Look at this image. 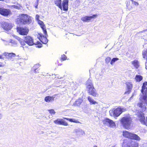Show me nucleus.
Listing matches in <instances>:
<instances>
[{
	"mask_svg": "<svg viewBox=\"0 0 147 147\" xmlns=\"http://www.w3.org/2000/svg\"><path fill=\"white\" fill-rule=\"evenodd\" d=\"M141 92L143 95L142 102L138 103L137 106L142 111H138L136 115L141 123L147 126V82L143 84Z\"/></svg>",
	"mask_w": 147,
	"mask_h": 147,
	"instance_id": "obj_1",
	"label": "nucleus"
},
{
	"mask_svg": "<svg viewBox=\"0 0 147 147\" xmlns=\"http://www.w3.org/2000/svg\"><path fill=\"white\" fill-rule=\"evenodd\" d=\"M32 21L31 17L26 14H20L16 19V22L18 24H29Z\"/></svg>",
	"mask_w": 147,
	"mask_h": 147,
	"instance_id": "obj_2",
	"label": "nucleus"
},
{
	"mask_svg": "<svg viewBox=\"0 0 147 147\" xmlns=\"http://www.w3.org/2000/svg\"><path fill=\"white\" fill-rule=\"evenodd\" d=\"M132 122V119L129 115L124 116L121 120V125L126 129L130 128Z\"/></svg>",
	"mask_w": 147,
	"mask_h": 147,
	"instance_id": "obj_3",
	"label": "nucleus"
},
{
	"mask_svg": "<svg viewBox=\"0 0 147 147\" xmlns=\"http://www.w3.org/2000/svg\"><path fill=\"white\" fill-rule=\"evenodd\" d=\"M24 41L28 45L30 46H32L34 45H39L38 46V48L42 47V44H39V41H37L36 43H35L33 41V39L32 37L29 36H26L24 37Z\"/></svg>",
	"mask_w": 147,
	"mask_h": 147,
	"instance_id": "obj_4",
	"label": "nucleus"
},
{
	"mask_svg": "<svg viewBox=\"0 0 147 147\" xmlns=\"http://www.w3.org/2000/svg\"><path fill=\"white\" fill-rule=\"evenodd\" d=\"M123 135L124 137L128 138L134 139L139 141L140 140V137L137 135L130 133L126 131H123Z\"/></svg>",
	"mask_w": 147,
	"mask_h": 147,
	"instance_id": "obj_5",
	"label": "nucleus"
},
{
	"mask_svg": "<svg viewBox=\"0 0 147 147\" xmlns=\"http://www.w3.org/2000/svg\"><path fill=\"white\" fill-rule=\"evenodd\" d=\"M125 111V109L123 108L118 107L114 110L110 111L111 115L114 117L119 116L123 112Z\"/></svg>",
	"mask_w": 147,
	"mask_h": 147,
	"instance_id": "obj_6",
	"label": "nucleus"
},
{
	"mask_svg": "<svg viewBox=\"0 0 147 147\" xmlns=\"http://www.w3.org/2000/svg\"><path fill=\"white\" fill-rule=\"evenodd\" d=\"M17 32L20 34L22 35H27L29 32V29L26 27H17Z\"/></svg>",
	"mask_w": 147,
	"mask_h": 147,
	"instance_id": "obj_7",
	"label": "nucleus"
},
{
	"mask_svg": "<svg viewBox=\"0 0 147 147\" xmlns=\"http://www.w3.org/2000/svg\"><path fill=\"white\" fill-rule=\"evenodd\" d=\"M103 122L104 124L111 127L115 126V122L112 120L108 118L105 119L103 121Z\"/></svg>",
	"mask_w": 147,
	"mask_h": 147,
	"instance_id": "obj_8",
	"label": "nucleus"
},
{
	"mask_svg": "<svg viewBox=\"0 0 147 147\" xmlns=\"http://www.w3.org/2000/svg\"><path fill=\"white\" fill-rule=\"evenodd\" d=\"M1 25L2 27L5 30H10L12 28L11 24L7 22H2Z\"/></svg>",
	"mask_w": 147,
	"mask_h": 147,
	"instance_id": "obj_9",
	"label": "nucleus"
},
{
	"mask_svg": "<svg viewBox=\"0 0 147 147\" xmlns=\"http://www.w3.org/2000/svg\"><path fill=\"white\" fill-rule=\"evenodd\" d=\"M11 13L10 11L8 9L0 8V14L4 16L9 15Z\"/></svg>",
	"mask_w": 147,
	"mask_h": 147,
	"instance_id": "obj_10",
	"label": "nucleus"
},
{
	"mask_svg": "<svg viewBox=\"0 0 147 147\" xmlns=\"http://www.w3.org/2000/svg\"><path fill=\"white\" fill-rule=\"evenodd\" d=\"M97 16V15L96 14H93L91 16H85L82 18L81 20L83 22H88L92 19L96 18Z\"/></svg>",
	"mask_w": 147,
	"mask_h": 147,
	"instance_id": "obj_11",
	"label": "nucleus"
},
{
	"mask_svg": "<svg viewBox=\"0 0 147 147\" xmlns=\"http://www.w3.org/2000/svg\"><path fill=\"white\" fill-rule=\"evenodd\" d=\"M54 122L56 124L61 125L67 126L68 124L65 122L63 119H57L54 121Z\"/></svg>",
	"mask_w": 147,
	"mask_h": 147,
	"instance_id": "obj_12",
	"label": "nucleus"
},
{
	"mask_svg": "<svg viewBox=\"0 0 147 147\" xmlns=\"http://www.w3.org/2000/svg\"><path fill=\"white\" fill-rule=\"evenodd\" d=\"M87 90H88V92L90 94L94 97H96L98 96V94L94 87L89 88Z\"/></svg>",
	"mask_w": 147,
	"mask_h": 147,
	"instance_id": "obj_13",
	"label": "nucleus"
},
{
	"mask_svg": "<svg viewBox=\"0 0 147 147\" xmlns=\"http://www.w3.org/2000/svg\"><path fill=\"white\" fill-rule=\"evenodd\" d=\"M45 35V36L42 35V34H39L40 37L39 38V40L42 43L44 44H46L48 42V40L47 39V37L48 36V35L47 34Z\"/></svg>",
	"mask_w": 147,
	"mask_h": 147,
	"instance_id": "obj_14",
	"label": "nucleus"
},
{
	"mask_svg": "<svg viewBox=\"0 0 147 147\" xmlns=\"http://www.w3.org/2000/svg\"><path fill=\"white\" fill-rule=\"evenodd\" d=\"M73 131L74 133H76L77 134L80 136L85 135L84 131L80 128L75 129Z\"/></svg>",
	"mask_w": 147,
	"mask_h": 147,
	"instance_id": "obj_15",
	"label": "nucleus"
},
{
	"mask_svg": "<svg viewBox=\"0 0 147 147\" xmlns=\"http://www.w3.org/2000/svg\"><path fill=\"white\" fill-rule=\"evenodd\" d=\"M126 84L127 86V90L125 92V94H129L131 92L132 87V85L130 82H127Z\"/></svg>",
	"mask_w": 147,
	"mask_h": 147,
	"instance_id": "obj_16",
	"label": "nucleus"
},
{
	"mask_svg": "<svg viewBox=\"0 0 147 147\" xmlns=\"http://www.w3.org/2000/svg\"><path fill=\"white\" fill-rule=\"evenodd\" d=\"M68 0H64L63 1L62 3V5L63 10L67 11L68 10Z\"/></svg>",
	"mask_w": 147,
	"mask_h": 147,
	"instance_id": "obj_17",
	"label": "nucleus"
},
{
	"mask_svg": "<svg viewBox=\"0 0 147 147\" xmlns=\"http://www.w3.org/2000/svg\"><path fill=\"white\" fill-rule=\"evenodd\" d=\"M38 22L39 24L40 25L42 29L44 34H45L46 35H47V32L46 29H45V25L44 24L43 22L40 20H39L38 21Z\"/></svg>",
	"mask_w": 147,
	"mask_h": 147,
	"instance_id": "obj_18",
	"label": "nucleus"
},
{
	"mask_svg": "<svg viewBox=\"0 0 147 147\" xmlns=\"http://www.w3.org/2000/svg\"><path fill=\"white\" fill-rule=\"evenodd\" d=\"M87 88L88 89L93 86L92 83V80L91 79H89L86 82Z\"/></svg>",
	"mask_w": 147,
	"mask_h": 147,
	"instance_id": "obj_19",
	"label": "nucleus"
},
{
	"mask_svg": "<svg viewBox=\"0 0 147 147\" xmlns=\"http://www.w3.org/2000/svg\"><path fill=\"white\" fill-rule=\"evenodd\" d=\"M82 101L83 100L82 99L79 98L76 101L73 105L74 106H79Z\"/></svg>",
	"mask_w": 147,
	"mask_h": 147,
	"instance_id": "obj_20",
	"label": "nucleus"
},
{
	"mask_svg": "<svg viewBox=\"0 0 147 147\" xmlns=\"http://www.w3.org/2000/svg\"><path fill=\"white\" fill-rule=\"evenodd\" d=\"M130 141H128L127 140L124 141L122 145L123 147H131Z\"/></svg>",
	"mask_w": 147,
	"mask_h": 147,
	"instance_id": "obj_21",
	"label": "nucleus"
},
{
	"mask_svg": "<svg viewBox=\"0 0 147 147\" xmlns=\"http://www.w3.org/2000/svg\"><path fill=\"white\" fill-rule=\"evenodd\" d=\"M61 0H55V3L59 7L62 9V7L61 4Z\"/></svg>",
	"mask_w": 147,
	"mask_h": 147,
	"instance_id": "obj_22",
	"label": "nucleus"
},
{
	"mask_svg": "<svg viewBox=\"0 0 147 147\" xmlns=\"http://www.w3.org/2000/svg\"><path fill=\"white\" fill-rule=\"evenodd\" d=\"M9 53H4L1 55H0V59H4L5 58L9 59Z\"/></svg>",
	"mask_w": 147,
	"mask_h": 147,
	"instance_id": "obj_23",
	"label": "nucleus"
},
{
	"mask_svg": "<svg viewBox=\"0 0 147 147\" xmlns=\"http://www.w3.org/2000/svg\"><path fill=\"white\" fill-rule=\"evenodd\" d=\"M88 100L91 104L93 105H96L98 103L95 101L90 96L88 97Z\"/></svg>",
	"mask_w": 147,
	"mask_h": 147,
	"instance_id": "obj_24",
	"label": "nucleus"
},
{
	"mask_svg": "<svg viewBox=\"0 0 147 147\" xmlns=\"http://www.w3.org/2000/svg\"><path fill=\"white\" fill-rule=\"evenodd\" d=\"M54 99V97L53 96H47L45 97V100L47 102L53 101Z\"/></svg>",
	"mask_w": 147,
	"mask_h": 147,
	"instance_id": "obj_25",
	"label": "nucleus"
},
{
	"mask_svg": "<svg viewBox=\"0 0 147 147\" xmlns=\"http://www.w3.org/2000/svg\"><path fill=\"white\" fill-rule=\"evenodd\" d=\"M40 66V65L38 64H36L35 65H34V66L32 68V70L35 73H38V72H37L38 70L37 71H36V70Z\"/></svg>",
	"mask_w": 147,
	"mask_h": 147,
	"instance_id": "obj_26",
	"label": "nucleus"
},
{
	"mask_svg": "<svg viewBox=\"0 0 147 147\" xmlns=\"http://www.w3.org/2000/svg\"><path fill=\"white\" fill-rule=\"evenodd\" d=\"M63 118L67 119L71 122H74L76 123H80V122L79 121L77 120H76L74 119H69L66 118Z\"/></svg>",
	"mask_w": 147,
	"mask_h": 147,
	"instance_id": "obj_27",
	"label": "nucleus"
},
{
	"mask_svg": "<svg viewBox=\"0 0 147 147\" xmlns=\"http://www.w3.org/2000/svg\"><path fill=\"white\" fill-rule=\"evenodd\" d=\"M9 59L11 60H13V59H14V58L16 56V54L13 53H9Z\"/></svg>",
	"mask_w": 147,
	"mask_h": 147,
	"instance_id": "obj_28",
	"label": "nucleus"
},
{
	"mask_svg": "<svg viewBox=\"0 0 147 147\" xmlns=\"http://www.w3.org/2000/svg\"><path fill=\"white\" fill-rule=\"evenodd\" d=\"M132 1V3L131 5V8H134L139 5V3L137 2L133 1Z\"/></svg>",
	"mask_w": 147,
	"mask_h": 147,
	"instance_id": "obj_29",
	"label": "nucleus"
},
{
	"mask_svg": "<svg viewBox=\"0 0 147 147\" xmlns=\"http://www.w3.org/2000/svg\"><path fill=\"white\" fill-rule=\"evenodd\" d=\"M132 64L136 68H137L139 66V62L138 61L136 60H134L132 62Z\"/></svg>",
	"mask_w": 147,
	"mask_h": 147,
	"instance_id": "obj_30",
	"label": "nucleus"
},
{
	"mask_svg": "<svg viewBox=\"0 0 147 147\" xmlns=\"http://www.w3.org/2000/svg\"><path fill=\"white\" fill-rule=\"evenodd\" d=\"M131 147H138V144L135 142H130Z\"/></svg>",
	"mask_w": 147,
	"mask_h": 147,
	"instance_id": "obj_31",
	"label": "nucleus"
},
{
	"mask_svg": "<svg viewBox=\"0 0 147 147\" xmlns=\"http://www.w3.org/2000/svg\"><path fill=\"white\" fill-rule=\"evenodd\" d=\"M142 77L140 75H136L135 77V79L138 82L142 80Z\"/></svg>",
	"mask_w": 147,
	"mask_h": 147,
	"instance_id": "obj_32",
	"label": "nucleus"
},
{
	"mask_svg": "<svg viewBox=\"0 0 147 147\" xmlns=\"http://www.w3.org/2000/svg\"><path fill=\"white\" fill-rule=\"evenodd\" d=\"M18 39L19 40V42H20V44L22 45L23 46H24L25 45V43H26L24 40H23L21 39V38H18Z\"/></svg>",
	"mask_w": 147,
	"mask_h": 147,
	"instance_id": "obj_33",
	"label": "nucleus"
},
{
	"mask_svg": "<svg viewBox=\"0 0 147 147\" xmlns=\"http://www.w3.org/2000/svg\"><path fill=\"white\" fill-rule=\"evenodd\" d=\"M143 57L144 58H146L147 60V50L146 51L143 52Z\"/></svg>",
	"mask_w": 147,
	"mask_h": 147,
	"instance_id": "obj_34",
	"label": "nucleus"
},
{
	"mask_svg": "<svg viewBox=\"0 0 147 147\" xmlns=\"http://www.w3.org/2000/svg\"><path fill=\"white\" fill-rule=\"evenodd\" d=\"M119 59L117 58H113L111 60V65H113V63L115 62L116 61L118 60Z\"/></svg>",
	"mask_w": 147,
	"mask_h": 147,
	"instance_id": "obj_35",
	"label": "nucleus"
},
{
	"mask_svg": "<svg viewBox=\"0 0 147 147\" xmlns=\"http://www.w3.org/2000/svg\"><path fill=\"white\" fill-rule=\"evenodd\" d=\"M67 57L66 56L64 55L63 54V55H62L61 57V60L64 61L65 60L67 59Z\"/></svg>",
	"mask_w": 147,
	"mask_h": 147,
	"instance_id": "obj_36",
	"label": "nucleus"
},
{
	"mask_svg": "<svg viewBox=\"0 0 147 147\" xmlns=\"http://www.w3.org/2000/svg\"><path fill=\"white\" fill-rule=\"evenodd\" d=\"M102 74H97L96 76V78L99 79L100 78H101L102 77Z\"/></svg>",
	"mask_w": 147,
	"mask_h": 147,
	"instance_id": "obj_37",
	"label": "nucleus"
},
{
	"mask_svg": "<svg viewBox=\"0 0 147 147\" xmlns=\"http://www.w3.org/2000/svg\"><path fill=\"white\" fill-rule=\"evenodd\" d=\"M12 7H13V8L16 9H20V7H22L20 5H19V6L18 5H12Z\"/></svg>",
	"mask_w": 147,
	"mask_h": 147,
	"instance_id": "obj_38",
	"label": "nucleus"
},
{
	"mask_svg": "<svg viewBox=\"0 0 147 147\" xmlns=\"http://www.w3.org/2000/svg\"><path fill=\"white\" fill-rule=\"evenodd\" d=\"M111 58L110 57H107L105 59L106 63H108L111 61Z\"/></svg>",
	"mask_w": 147,
	"mask_h": 147,
	"instance_id": "obj_39",
	"label": "nucleus"
},
{
	"mask_svg": "<svg viewBox=\"0 0 147 147\" xmlns=\"http://www.w3.org/2000/svg\"><path fill=\"white\" fill-rule=\"evenodd\" d=\"M48 111L51 114H53L54 115L55 113V111L53 109L49 110Z\"/></svg>",
	"mask_w": 147,
	"mask_h": 147,
	"instance_id": "obj_40",
	"label": "nucleus"
},
{
	"mask_svg": "<svg viewBox=\"0 0 147 147\" xmlns=\"http://www.w3.org/2000/svg\"><path fill=\"white\" fill-rule=\"evenodd\" d=\"M11 42L13 44V45H16L17 44L16 42L14 40H11Z\"/></svg>",
	"mask_w": 147,
	"mask_h": 147,
	"instance_id": "obj_41",
	"label": "nucleus"
},
{
	"mask_svg": "<svg viewBox=\"0 0 147 147\" xmlns=\"http://www.w3.org/2000/svg\"><path fill=\"white\" fill-rule=\"evenodd\" d=\"M77 88V86L76 85H74L73 87H72V89L74 90H75Z\"/></svg>",
	"mask_w": 147,
	"mask_h": 147,
	"instance_id": "obj_42",
	"label": "nucleus"
},
{
	"mask_svg": "<svg viewBox=\"0 0 147 147\" xmlns=\"http://www.w3.org/2000/svg\"><path fill=\"white\" fill-rule=\"evenodd\" d=\"M38 0H37V1H36V4H35V8H37V7H38Z\"/></svg>",
	"mask_w": 147,
	"mask_h": 147,
	"instance_id": "obj_43",
	"label": "nucleus"
},
{
	"mask_svg": "<svg viewBox=\"0 0 147 147\" xmlns=\"http://www.w3.org/2000/svg\"><path fill=\"white\" fill-rule=\"evenodd\" d=\"M135 94V92H134V93H133L132 95L131 96L130 98L129 99V101H130L131 99H132L133 96Z\"/></svg>",
	"mask_w": 147,
	"mask_h": 147,
	"instance_id": "obj_44",
	"label": "nucleus"
},
{
	"mask_svg": "<svg viewBox=\"0 0 147 147\" xmlns=\"http://www.w3.org/2000/svg\"><path fill=\"white\" fill-rule=\"evenodd\" d=\"M39 16L38 15H36V20L38 21L39 20Z\"/></svg>",
	"mask_w": 147,
	"mask_h": 147,
	"instance_id": "obj_45",
	"label": "nucleus"
},
{
	"mask_svg": "<svg viewBox=\"0 0 147 147\" xmlns=\"http://www.w3.org/2000/svg\"><path fill=\"white\" fill-rule=\"evenodd\" d=\"M130 3L129 2H127V4H126V6L128 8H130L129 7V5Z\"/></svg>",
	"mask_w": 147,
	"mask_h": 147,
	"instance_id": "obj_46",
	"label": "nucleus"
},
{
	"mask_svg": "<svg viewBox=\"0 0 147 147\" xmlns=\"http://www.w3.org/2000/svg\"><path fill=\"white\" fill-rule=\"evenodd\" d=\"M2 115L1 112V111H0V120L2 118Z\"/></svg>",
	"mask_w": 147,
	"mask_h": 147,
	"instance_id": "obj_47",
	"label": "nucleus"
},
{
	"mask_svg": "<svg viewBox=\"0 0 147 147\" xmlns=\"http://www.w3.org/2000/svg\"><path fill=\"white\" fill-rule=\"evenodd\" d=\"M145 31H147V28L144 30H142V31L141 32H145Z\"/></svg>",
	"mask_w": 147,
	"mask_h": 147,
	"instance_id": "obj_48",
	"label": "nucleus"
},
{
	"mask_svg": "<svg viewBox=\"0 0 147 147\" xmlns=\"http://www.w3.org/2000/svg\"><path fill=\"white\" fill-rule=\"evenodd\" d=\"M111 147H118L117 145H115L114 146H112Z\"/></svg>",
	"mask_w": 147,
	"mask_h": 147,
	"instance_id": "obj_49",
	"label": "nucleus"
},
{
	"mask_svg": "<svg viewBox=\"0 0 147 147\" xmlns=\"http://www.w3.org/2000/svg\"><path fill=\"white\" fill-rule=\"evenodd\" d=\"M3 65L0 63V67H2Z\"/></svg>",
	"mask_w": 147,
	"mask_h": 147,
	"instance_id": "obj_50",
	"label": "nucleus"
},
{
	"mask_svg": "<svg viewBox=\"0 0 147 147\" xmlns=\"http://www.w3.org/2000/svg\"><path fill=\"white\" fill-rule=\"evenodd\" d=\"M2 76H0V80H1V79Z\"/></svg>",
	"mask_w": 147,
	"mask_h": 147,
	"instance_id": "obj_51",
	"label": "nucleus"
},
{
	"mask_svg": "<svg viewBox=\"0 0 147 147\" xmlns=\"http://www.w3.org/2000/svg\"><path fill=\"white\" fill-rule=\"evenodd\" d=\"M93 147H98L97 146H93Z\"/></svg>",
	"mask_w": 147,
	"mask_h": 147,
	"instance_id": "obj_52",
	"label": "nucleus"
},
{
	"mask_svg": "<svg viewBox=\"0 0 147 147\" xmlns=\"http://www.w3.org/2000/svg\"><path fill=\"white\" fill-rule=\"evenodd\" d=\"M134 0H130L131 1H134Z\"/></svg>",
	"mask_w": 147,
	"mask_h": 147,
	"instance_id": "obj_53",
	"label": "nucleus"
},
{
	"mask_svg": "<svg viewBox=\"0 0 147 147\" xmlns=\"http://www.w3.org/2000/svg\"><path fill=\"white\" fill-rule=\"evenodd\" d=\"M3 0H0V1H2Z\"/></svg>",
	"mask_w": 147,
	"mask_h": 147,
	"instance_id": "obj_54",
	"label": "nucleus"
}]
</instances>
